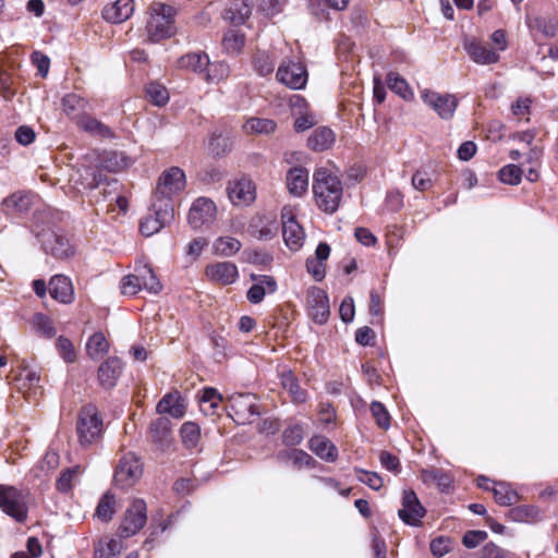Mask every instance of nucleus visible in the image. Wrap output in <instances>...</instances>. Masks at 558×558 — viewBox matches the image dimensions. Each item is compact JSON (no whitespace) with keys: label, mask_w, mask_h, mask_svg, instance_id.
I'll return each mask as SVG.
<instances>
[{"label":"nucleus","mask_w":558,"mask_h":558,"mask_svg":"<svg viewBox=\"0 0 558 558\" xmlns=\"http://www.w3.org/2000/svg\"><path fill=\"white\" fill-rule=\"evenodd\" d=\"M313 194L316 205L326 214H333L340 206L343 186L339 177L330 169L318 168L313 175Z\"/></svg>","instance_id":"f257e3e1"},{"label":"nucleus","mask_w":558,"mask_h":558,"mask_svg":"<svg viewBox=\"0 0 558 558\" xmlns=\"http://www.w3.org/2000/svg\"><path fill=\"white\" fill-rule=\"evenodd\" d=\"M175 10L173 7L155 2L149 7L146 33L150 41L157 43L175 33Z\"/></svg>","instance_id":"f03ea898"},{"label":"nucleus","mask_w":558,"mask_h":558,"mask_svg":"<svg viewBox=\"0 0 558 558\" xmlns=\"http://www.w3.org/2000/svg\"><path fill=\"white\" fill-rule=\"evenodd\" d=\"M76 430L82 446L92 445L101 437L102 420L95 405L87 404L81 409Z\"/></svg>","instance_id":"7ed1b4c3"},{"label":"nucleus","mask_w":558,"mask_h":558,"mask_svg":"<svg viewBox=\"0 0 558 558\" xmlns=\"http://www.w3.org/2000/svg\"><path fill=\"white\" fill-rule=\"evenodd\" d=\"M226 407L229 416L241 425L251 423L259 414L256 397L252 393H233Z\"/></svg>","instance_id":"20e7f679"},{"label":"nucleus","mask_w":558,"mask_h":558,"mask_svg":"<svg viewBox=\"0 0 558 558\" xmlns=\"http://www.w3.org/2000/svg\"><path fill=\"white\" fill-rule=\"evenodd\" d=\"M185 174L184 171L178 167H172L169 170L162 172L159 177L155 198L158 203H169L171 204V198L173 195L179 194L185 187Z\"/></svg>","instance_id":"39448f33"},{"label":"nucleus","mask_w":558,"mask_h":558,"mask_svg":"<svg viewBox=\"0 0 558 558\" xmlns=\"http://www.w3.org/2000/svg\"><path fill=\"white\" fill-rule=\"evenodd\" d=\"M0 509L17 522H25L27 519L25 496L14 486L0 485Z\"/></svg>","instance_id":"423d86ee"},{"label":"nucleus","mask_w":558,"mask_h":558,"mask_svg":"<svg viewBox=\"0 0 558 558\" xmlns=\"http://www.w3.org/2000/svg\"><path fill=\"white\" fill-rule=\"evenodd\" d=\"M143 474V464L132 452L124 454L116 469V485L125 489L133 486Z\"/></svg>","instance_id":"0eeeda50"},{"label":"nucleus","mask_w":558,"mask_h":558,"mask_svg":"<svg viewBox=\"0 0 558 558\" xmlns=\"http://www.w3.org/2000/svg\"><path fill=\"white\" fill-rule=\"evenodd\" d=\"M153 214H148L141 220L140 230L143 235L151 236L173 219V207L169 203L153 204Z\"/></svg>","instance_id":"6e6552de"},{"label":"nucleus","mask_w":558,"mask_h":558,"mask_svg":"<svg viewBox=\"0 0 558 558\" xmlns=\"http://www.w3.org/2000/svg\"><path fill=\"white\" fill-rule=\"evenodd\" d=\"M146 510V504L144 500H134L123 517L119 527V535L126 538L135 535L140 530H142L147 521Z\"/></svg>","instance_id":"1a4fd4ad"},{"label":"nucleus","mask_w":558,"mask_h":558,"mask_svg":"<svg viewBox=\"0 0 558 558\" xmlns=\"http://www.w3.org/2000/svg\"><path fill=\"white\" fill-rule=\"evenodd\" d=\"M277 80L291 89H302L307 83V71L301 62L283 61L276 73Z\"/></svg>","instance_id":"9d476101"},{"label":"nucleus","mask_w":558,"mask_h":558,"mask_svg":"<svg viewBox=\"0 0 558 558\" xmlns=\"http://www.w3.org/2000/svg\"><path fill=\"white\" fill-rule=\"evenodd\" d=\"M426 513L416 494L412 489L403 490L402 508L399 509V518L408 525L418 526Z\"/></svg>","instance_id":"9b49d317"},{"label":"nucleus","mask_w":558,"mask_h":558,"mask_svg":"<svg viewBox=\"0 0 558 558\" xmlns=\"http://www.w3.org/2000/svg\"><path fill=\"white\" fill-rule=\"evenodd\" d=\"M217 208L215 203L207 197H198L190 208L187 221L193 229H199L211 223L216 218Z\"/></svg>","instance_id":"f8f14e48"},{"label":"nucleus","mask_w":558,"mask_h":558,"mask_svg":"<svg viewBox=\"0 0 558 558\" xmlns=\"http://www.w3.org/2000/svg\"><path fill=\"white\" fill-rule=\"evenodd\" d=\"M307 311L310 317L319 325L325 324L330 315L329 299L327 293L313 287L307 291Z\"/></svg>","instance_id":"ddd939ff"},{"label":"nucleus","mask_w":558,"mask_h":558,"mask_svg":"<svg viewBox=\"0 0 558 558\" xmlns=\"http://www.w3.org/2000/svg\"><path fill=\"white\" fill-rule=\"evenodd\" d=\"M281 220L282 236L286 245L292 251L300 250L303 245L305 234L302 227L295 220L292 210L284 207L281 211Z\"/></svg>","instance_id":"4468645a"},{"label":"nucleus","mask_w":558,"mask_h":558,"mask_svg":"<svg viewBox=\"0 0 558 558\" xmlns=\"http://www.w3.org/2000/svg\"><path fill=\"white\" fill-rule=\"evenodd\" d=\"M422 98L424 102L435 110L441 119L451 118L458 105L454 96L449 94H439L429 89L422 92Z\"/></svg>","instance_id":"2eb2a0df"},{"label":"nucleus","mask_w":558,"mask_h":558,"mask_svg":"<svg viewBox=\"0 0 558 558\" xmlns=\"http://www.w3.org/2000/svg\"><path fill=\"white\" fill-rule=\"evenodd\" d=\"M227 192L231 203L236 206L250 205L256 197L255 185L247 178L229 182Z\"/></svg>","instance_id":"dca6fc26"},{"label":"nucleus","mask_w":558,"mask_h":558,"mask_svg":"<svg viewBox=\"0 0 558 558\" xmlns=\"http://www.w3.org/2000/svg\"><path fill=\"white\" fill-rule=\"evenodd\" d=\"M43 246L46 253L59 259L69 258L74 254V248L70 241L65 236L54 232L44 234Z\"/></svg>","instance_id":"f3484780"},{"label":"nucleus","mask_w":558,"mask_h":558,"mask_svg":"<svg viewBox=\"0 0 558 558\" xmlns=\"http://www.w3.org/2000/svg\"><path fill=\"white\" fill-rule=\"evenodd\" d=\"M123 363L117 356L108 357L98 368V381L105 389H112L121 376Z\"/></svg>","instance_id":"a211bd4d"},{"label":"nucleus","mask_w":558,"mask_h":558,"mask_svg":"<svg viewBox=\"0 0 558 558\" xmlns=\"http://www.w3.org/2000/svg\"><path fill=\"white\" fill-rule=\"evenodd\" d=\"M463 48L471 60L477 64H493L499 61L497 50L489 49L485 44L476 39H465Z\"/></svg>","instance_id":"6ab92c4d"},{"label":"nucleus","mask_w":558,"mask_h":558,"mask_svg":"<svg viewBox=\"0 0 558 558\" xmlns=\"http://www.w3.org/2000/svg\"><path fill=\"white\" fill-rule=\"evenodd\" d=\"M205 274L209 280L227 286L233 283L238 278V268L231 262H219L208 265Z\"/></svg>","instance_id":"aec40b11"},{"label":"nucleus","mask_w":558,"mask_h":558,"mask_svg":"<svg viewBox=\"0 0 558 558\" xmlns=\"http://www.w3.org/2000/svg\"><path fill=\"white\" fill-rule=\"evenodd\" d=\"M49 294L60 303H72L74 300V289L71 280L63 275L53 276L49 281Z\"/></svg>","instance_id":"412c9836"},{"label":"nucleus","mask_w":558,"mask_h":558,"mask_svg":"<svg viewBox=\"0 0 558 558\" xmlns=\"http://www.w3.org/2000/svg\"><path fill=\"white\" fill-rule=\"evenodd\" d=\"M134 12L133 0H117L102 10V16L110 23H122L131 17Z\"/></svg>","instance_id":"4be33fe9"},{"label":"nucleus","mask_w":558,"mask_h":558,"mask_svg":"<svg viewBox=\"0 0 558 558\" xmlns=\"http://www.w3.org/2000/svg\"><path fill=\"white\" fill-rule=\"evenodd\" d=\"M276 459L281 464L291 465L294 469L313 468L315 460L304 450L286 449L277 453Z\"/></svg>","instance_id":"5701e85b"},{"label":"nucleus","mask_w":558,"mask_h":558,"mask_svg":"<svg viewBox=\"0 0 558 558\" xmlns=\"http://www.w3.org/2000/svg\"><path fill=\"white\" fill-rule=\"evenodd\" d=\"M287 187L293 196L300 197L308 189V171L303 167L291 168L287 172Z\"/></svg>","instance_id":"b1692460"},{"label":"nucleus","mask_w":558,"mask_h":558,"mask_svg":"<svg viewBox=\"0 0 558 558\" xmlns=\"http://www.w3.org/2000/svg\"><path fill=\"white\" fill-rule=\"evenodd\" d=\"M252 13L251 0H232L227 9L223 11V19L233 25H240Z\"/></svg>","instance_id":"393cba45"},{"label":"nucleus","mask_w":558,"mask_h":558,"mask_svg":"<svg viewBox=\"0 0 558 558\" xmlns=\"http://www.w3.org/2000/svg\"><path fill=\"white\" fill-rule=\"evenodd\" d=\"M156 411L159 414L167 413L172 417L180 418L185 414V405L179 395L168 393L157 403Z\"/></svg>","instance_id":"a878e982"},{"label":"nucleus","mask_w":558,"mask_h":558,"mask_svg":"<svg viewBox=\"0 0 558 558\" xmlns=\"http://www.w3.org/2000/svg\"><path fill=\"white\" fill-rule=\"evenodd\" d=\"M420 477L425 484H436L441 492H448L452 484L446 471L434 466L421 470Z\"/></svg>","instance_id":"bb28decb"},{"label":"nucleus","mask_w":558,"mask_h":558,"mask_svg":"<svg viewBox=\"0 0 558 558\" xmlns=\"http://www.w3.org/2000/svg\"><path fill=\"white\" fill-rule=\"evenodd\" d=\"M335 133L327 126L317 128L307 140V145L312 150L324 151L335 142Z\"/></svg>","instance_id":"cd10ccee"},{"label":"nucleus","mask_w":558,"mask_h":558,"mask_svg":"<svg viewBox=\"0 0 558 558\" xmlns=\"http://www.w3.org/2000/svg\"><path fill=\"white\" fill-rule=\"evenodd\" d=\"M310 449L326 461H335L338 452L336 446L325 436L318 435L310 439Z\"/></svg>","instance_id":"c85d7f7f"},{"label":"nucleus","mask_w":558,"mask_h":558,"mask_svg":"<svg viewBox=\"0 0 558 558\" xmlns=\"http://www.w3.org/2000/svg\"><path fill=\"white\" fill-rule=\"evenodd\" d=\"M17 387L20 390H23L24 393H28V396H36L40 389V377L36 372L24 368L20 372L16 377Z\"/></svg>","instance_id":"c756f323"},{"label":"nucleus","mask_w":558,"mask_h":558,"mask_svg":"<svg viewBox=\"0 0 558 558\" xmlns=\"http://www.w3.org/2000/svg\"><path fill=\"white\" fill-rule=\"evenodd\" d=\"M509 518L512 521L521 523H534L541 520V510L533 505H523L512 508L509 511Z\"/></svg>","instance_id":"7c9ffc66"},{"label":"nucleus","mask_w":558,"mask_h":558,"mask_svg":"<svg viewBox=\"0 0 558 558\" xmlns=\"http://www.w3.org/2000/svg\"><path fill=\"white\" fill-rule=\"evenodd\" d=\"M135 271L138 272L140 284L142 289L154 294H157L161 291L162 286L150 266H138L135 268Z\"/></svg>","instance_id":"2f4dec72"},{"label":"nucleus","mask_w":558,"mask_h":558,"mask_svg":"<svg viewBox=\"0 0 558 558\" xmlns=\"http://www.w3.org/2000/svg\"><path fill=\"white\" fill-rule=\"evenodd\" d=\"M281 385L291 396L295 403H303L306 400V391L301 388L298 379L291 371L283 372L281 375Z\"/></svg>","instance_id":"473e14b6"},{"label":"nucleus","mask_w":558,"mask_h":558,"mask_svg":"<svg viewBox=\"0 0 558 558\" xmlns=\"http://www.w3.org/2000/svg\"><path fill=\"white\" fill-rule=\"evenodd\" d=\"M110 349V343L102 332H95L86 342L87 355L93 360H98Z\"/></svg>","instance_id":"72a5a7b5"},{"label":"nucleus","mask_w":558,"mask_h":558,"mask_svg":"<svg viewBox=\"0 0 558 558\" xmlns=\"http://www.w3.org/2000/svg\"><path fill=\"white\" fill-rule=\"evenodd\" d=\"M171 423L167 417H158L150 424L149 433L154 442L163 447L168 444L171 435Z\"/></svg>","instance_id":"f704fd0d"},{"label":"nucleus","mask_w":558,"mask_h":558,"mask_svg":"<svg viewBox=\"0 0 558 558\" xmlns=\"http://www.w3.org/2000/svg\"><path fill=\"white\" fill-rule=\"evenodd\" d=\"M208 61L209 58L206 53L192 52L182 56L178 61V65L181 69L204 73L206 66L208 65Z\"/></svg>","instance_id":"c9c22d12"},{"label":"nucleus","mask_w":558,"mask_h":558,"mask_svg":"<svg viewBox=\"0 0 558 558\" xmlns=\"http://www.w3.org/2000/svg\"><path fill=\"white\" fill-rule=\"evenodd\" d=\"M123 550L122 543L114 538H102L94 547V558H116Z\"/></svg>","instance_id":"e433bc0d"},{"label":"nucleus","mask_w":558,"mask_h":558,"mask_svg":"<svg viewBox=\"0 0 558 558\" xmlns=\"http://www.w3.org/2000/svg\"><path fill=\"white\" fill-rule=\"evenodd\" d=\"M492 493L496 502L502 507H509L520 500L519 494L507 483H494Z\"/></svg>","instance_id":"4c0bfd02"},{"label":"nucleus","mask_w":558,"mask_h":558,"mask_svg":"<svg viewBox=\"0 0 558 558\" xmlns=\"http://www.w3.org/2000/svg\"><path fill=\"white\" fill-rule=\"evenodd\" d=\"M33 196L28 193H14L3 201V207L10 213H25L32 206Z\"/></svg>","instance_id":"58836bf2"},{"label":"nucleus","mask_w":558,"mask_h":558,"mask_svg":"<svg viewBox=\"0 0 558 558\" xmlns=\"http://www.w3.org/2000/svg\"><path fill=\"white\" fill-rule=\"evenodd\" d=\"M77 124L82 130H84L85 132H88L93 135H96V136H99L102 138L113 137V133L110 130V128L95 118H92L88 116L82 117L78 120Z\"/></svg>","instance_id":"ea45409f"},{"label":"nucleus","mask_w":558,"mask_h":558,"mask_svg":"<svg viewBox=\"0 0 558 558\" xmlns=\"http://www.w3.org/2000/svg\"><path fill=\"white\" fill-rule=\"evenodd\" d=\"M63 111L70 118H77L88 107V101L76 94H68L62 98Z\"/></svg>","instance_id":"a19ab883"},{"label":"nucleus","mask_w":558,"mask_h":558,"mask_svg":"<svg viewBox=\"0 0 558 558\" xmlns=\"http://www.w3.org/2000/svg\"><path fill=\"white\" fill-rule=\"evenodd\" d=\"M81 473L82 470L80 465L63 470L56 481V489L62 494L70 493Z\"/></svg>","instance_id":"79ce46f5"},{"label":"nucleus","mask_w":558,"mask_h":558,"mask_svg":"<svg viewBox=\"0 0 558 558\" xmlns=\"http://www.w3.org/2000/svg\"><path fill=\"white\" fill-rule=\"evenodd\" d=\"M255 72L260 76L269 75L275 69V58L264 50H257L252 59Z\"/></svg>","instance_id":"37998d69"},{"label":"nucleus","mask_w":558,"mask_h":558,"mask_svg":"<svg viewBox=\"0 0 558 558\" xmlns=\"http://www.w3.org/2000/svg\"><path fill=\"white\" fill-rule=\"evenodd\" d=\"M241 242L232 236H220L213 245L214 253L220 256H232L241 250Z\"/></svg>","instance_id":"c03bdc74"},{"label":"nucleus","mask_w":558,"mask_h":558,"mask_svg":"<svg viewBox=\"0 0 558 558\" xmlns=\"http://www.w3.org/2000/svg\"><path fill=\"white\" fill-rule=\"evenodd\" d=\"M245 45V35L236 29L228 31L222 39L223 49L229 54H238Z\"/></svg>","instance_id":"a18cd8bd"},{"label":"nucleus","mask_w":558,"mask_h":558,"mask_svg":"<svg viewBox=\"0 0 558 558\" xmlns=\"http://www.w3.org/2000/svg\"><path fill=\"white\" fill-rule=\"evenodd\" d=\"M277 124L274 120L262 118H251L243 125L244 131L248 134H270L275 132Z\"/></svg>","instance_id":"49530a36"},{"label":"nucleus","mask_w":558,"mask_h":558,"mask_svg":"<svg viewBox=\"0 0 558 558\" xmlns=\"http://www.w3.org/2000/svg\"><path fill=\"white\" fill-rule=\"evenodd\" d=\"M116 512V497L107 492L99 500L96 508V517L104 522H109Z\"/></svg>","instance_id":"de8ad7c7"},{"label":"nucleus","mask_w":558,"mask_h":558,"mask_svg":"<svg viewBox=\"0 0 558 558\" xmlns=\"http://www.w3.org/2000/svg\"><path fill=\"white\" fill-rule=\"evenodd\" d=\"M145 92L148 100L157 107H163L169 101L170 96L168 89L157 82L149 83Z\"/></svg>","instance_id":"09e8293b"},{"label":"nucleus","mask_w":558,"mask_h":558,"mask_svg":"<svg viewBox=\"0 0 558 558\" xmlns=\"http://www.w3.org/2000/svg\"><path fill=\"white\" fill-rule=\"evenodd\" d=\"M230 69L226 62H210L205 69L204 77L208 83L219 82L229 76Z\"/></svg>","instance_id":"8fccbe9b"},{"label":"nucleus","mask_w":558,"mask_h":558,"mask_svg":"<svg viewBox=\"0 0 558 558\" xmlns=\"http://www.w3.org/2000/svg\"><path fill=\"white\" fill-rule=\"evenodd\" d=\"M183 444L192 449L195 448L201 438V428L194 422H185L180 429Z\"/></svg>","instance_id":"3c124183"},{"label":"nucleus","mask_w":558,"mask_h":558,"mask_svg":"<svg viewBox=\"0 0 558 558\" xmlns=\"http://www.w3.org/2000/svg\"><path fill=\"white\" fill-rule=\"evenodd\" d=\"M498 178L502 183L518 185L522 179V170L517 165H507L499 170Z\"/></svg>","instance_id":"603ef678"},{"label":"nucleus","mask_w":558,"mask_h":558,"mask_svg":"<svg viewBox=\"0 0 558 558\" xmlns=\"http://www.w3.org/2000/svg\"><path fill=\"white\" fill-rule=\"evenodd\" d=\"M57 350L66 363H73L76 360V351L72 341L63 336L57 339Z\"/></svg>","instance_id":"864d4df0"},{"label":"nucleus","mask_w":558,"mask_h":558,"mask_svg":"<svg viewBox=\"0 0 558 558\" xmlns=\"http://www.w3.org/2000/svg\"><path fill=\"white\" fill-rule=\"evenodd\" d=\"M33 325L37 331L46 337H52L56 333L51 319L43 313L34 315Z\"/></svg>","instance_id":"5fc2aeb1"},{"label":"nucleus","mask_w":558,"mask_h":558,"mask_svg":"<svg viewBox=\"0 0 558 558\" xmlns=\"http://www.w3.org/2000/svg\"><path fill=\"white\" fill-rule=\"evenodd\" d=\"M371 412L380 428L387 429L390 426V415L383 403L372 402Z\"/></svg>","instance_id":"6e6d98bb"},{"label":"nucleus","mask_w":558,"mask_h":558,"mask_svg":"<svg viewBox=\"0 0 558 558\" xmlns=\"http://www.w3.org/2000/svg\"><path fill=\"white\" fill-rule=\"evenodd\" d=\"M387 82L392 92L400 95L402 98H407L409 90V85L407 81L401 77L398 73H389L387 76Z\"/></svg>","instance_id":"4d7b16f0"},{"label":"nucleus","mask_w":558,"mask_h":558,"mask_svg":"<svg viewBox=\"0 0 558 558\" xmlns=\"http://www.w3.org/2000/svg\"><path fill=\"white\" fill-rule=\"evenodd\" d=\"M121 292L124 295H134L142 290L140 284L138 272L124 276L121 280Z\"/></svg>","instance_id":"13d9d810"},{"label":"nucleus","mask_w":558,"mask_h":558,"mask_svg":"<svg viewBox=\"0 0 558 558\" xmlns=\"http://www.w3.org/2000/svg\"><path fill=\"white\" fill-rule=\"evenodd\" d=\"M303 438V429L299 425L289 426L282 434L283 444L290 447L301 444Z\"/></svg>","instance_id":"bf43d9fd"},{"label":"nucleus","mask_w":558,"mask_h":558,"mask_svg":"<svg viewBox=\"0 0 558 558\" xmlns=\"http://www.w3.org/2000/svg\"><path fill=\"white\" fill-rule=\"evenodd\" d=\"M357 478L363 484H366L374 490H378L383 486L381 477L375 472H368L365 470H356Z\"/></svg>","instance_id":"052dcab7"},{"label":"nucleus","mask_w":558,"mask_h":558,"mask_svg":"<svg viewBox=\"0 0 558 558\" xmlns=\"http://www.w3.org/2000/svg\"><path fill=\"white\" fill-rule=\"evenodd\" d=\"M430 551L435 557H442L450 551V539L439 536L430 542Z\"/></svg>","instance_id":"680f3d73"},{"label":"nucleus","mask_w":558,"mask_h":558,"mask_svg":"<svg viewBox=\"0 0 558 558\" xmlns=\"http://www.w3.org/2000/svg\"><path fill=\"white\" fill-rule=\"evenodd\" d=\"M251 233L255 239L258 240H271L277 233V227L274 222L256 228L251 226Z\"/></svg>","instance_id":"e2e57ef3"},{"label":"nucleus","mask_w":558,"mask_h":558,"mask_svg":"<svg viewBox=\"0 0 558 558\" xmlns=\"http://www.w3.org/2000/svg\"><path fill=\"white\" fill-rule=\"evenodd\" d=\"M36 133L28 125H21L15 131V140L21 145H29L35 141Z\"/></svg>","instance_id":"0e129e2a"},{"label":"nucleus","mask_w":558,"mask_h":558,"mask_svg":"<svg viewBox=\"0 0 558 558\" xmlns=\"http://www.w3.org/2000/svg\"><path fill=\"white\" fill-rule=\"evenodd\" d=\"M487 533L484 531H468L462 538V543L468 548H475L485 541Z\"/></svg>","instance_id":"69168bd1"},{"label":"nucleus","mask_w":558,"mask_h":558,"mask_svg":"<svg viewBox=\"0 0 558 558\" xmlns=\"http://www.w3.org/2000/svg\"><path fill=\"white\" fill-rule=\"evenodd\" d=\"M380 464L388 471L393 473L400 472V461L398 457L388 451H381L379 454Z\"/></svg>","instance_id":"338daca9"},{"label":"nucleus","mask_w":558,"mask_h":558,"mask_svg":"<svg viewBox=\"0 0 558 558\" xmlns=\"http://www.w3.org/2000/svg\"><path fill=\"white\" fill-rule=\"evenodd\" d=\"M354 302L351 296H347L340 304L339 315L342 322L350 323L354 318Z\"/></svg>","instance_id":"774afa93"}]
</instances>
